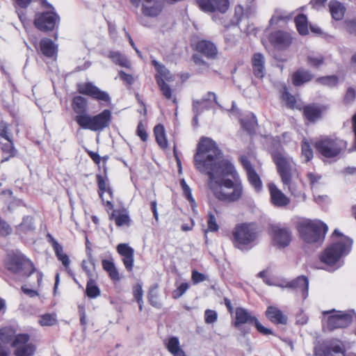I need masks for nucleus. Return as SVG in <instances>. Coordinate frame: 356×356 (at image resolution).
I'll list each match as a JSON object with an SVG mask.
<instances>
[{
	"label": "nucleus",
	"instance_id": "13",
	"mask_svg": "<svg viewBox=\"0 0 356 356\" xmlns=\"http://www.w3.org/2000/svg\"><path fill=\"white\" fill-rule=\"evenodd\" d=\"M8 269L14 273L26 276L31 275L35 271L33 263L22 254L13 257L8 264Z\"/></svg>",
	"mask_w": 356,
	"mask_h": 356
},
{
	"label": "nucleus",
	"instance_id": "42",
	"mask_svg": "<svg viewBox=\"0 0 356 356\" xmlns=\"http://www.w3.org/2000/svg\"><path fill=\"white\" fill-rule=\"evenodd\" d=\"M295 23L297 30L301 35H307L308 33L307 19L306 15L300 14L295 19Z\"/></svg>",
	"mask_w": 356,
	"mask_h": 356
},
{
	"label": "nucleus",
	"instance_id": "3",
	"mask_svg": "<svg viewBox=\"0 0 356 356\" xmlns=\"http://www.w3.org/2000/svg\"><path fill=\"white\" fill-rule=\"evenodd\" d=\"M258 238L257 227L252 223L238 224L232 230L233 245L242 251L252 248L257 243Z\"/></svg>",
	"mask_w": 356,
	"mask_h": 356
},
{
	"label": "nucleus",
	"instance_id": "47",
	"mask_svg": "<svg viewBox=\"0 0 356 356\" xmlns=\"http://www.w3.org/2000/svg\"><path fill=\"white\" fill-rule=\"evenodd\" d=\"M307 64L312 67L318 68L324 63V58L322 55L311 54L307 56Z\"/></svg>",
	"mask_w": 356,
	"mask_h": 356
},
{
	"label": "nucleus",
	"instance_id": "2",
	"mask_svg": "<svg viewBox=\"0 0 356 356\" xmlns=\"http://www.w3.org/2000/svg\"><path fill=\"white\" fill-rule=\"evenodd\" d=\"M353 240L335 229L332 234V243L320 254L321 261L325 265L324 269L333 272L343 264V258L351 251Z\"/></svg>",
	"mask_w": 356,
	"mask_h": 356
},
{
	"label": "nucleus",
	"instance_id": "45",
	"mask_svg": "<svg viewBox=\"0 0 356 356\" xmlns=\"http://www.w3.org/2000/svg\"><path fill=\"white\" fill-rule=\"evenodd\" d=\"M241 123L243 129H245L250 134H252L253 132H254L255 128L257 124L256 117L252 113H250L248 116L247 120L242 119L241 120Z\"/></svg>",
	"mask_w": 356,
	"mask_h": 356
},
{
	"label": "nucleus",
	"instance_id": "31",
	"mask_svg": "<svg viewBox=\"0 0 356 356\" xmlns=\"http://www.w3.org/2000/svg\"><path fill=\"white\" fill-rule=\"evenodd\" d=\"M40 51L47 58H54L57 54V46L49 38H43L40 42Z\"/></svg>",
	"mask_w": 356,
	"mask_h": 356
},
{
	"label": "nucleus",
	"instance_id": "49",
	"mask_svg": "<svg viewBox=\"0 0 356 356\" xmlns=\"http://www.w3.org/2000/svg\"><path fill=\"white\" fill-rule=\"evenodd\" d=\"M316 81L327 87H334L338 83V78L336 76H327L318 78L316 79Z\"/></svg>",
	"mask_w": 356,
	"mask_h": 356
},
{
	"label": "nucleus",
	"instance_id": "61",
	"mask_svg": "<svg viewBox=\"0 0 356 356\" xmlns=\"http://www.w3.org/2000/svg\"><path fill=\"white\" fill-rule=\"evenodd\" d=\"M255 326V327L257 328V330L262 334L264 335H269V334H273V332L271 330L267 328V327H265L264 326H263L260 322L257 319V318H255V321H254L253 323Z\"/></svg>",
	"mask_w": 356,
	"mask_h": 356
},
{
	"label": "nucleus",
	"instance_id": "33",
	"mask_svg": "<svg viewBox=\"0 0 356 356\" xmlns=\"http://www.w3.org/2000/svg\"><path fill=\"white\" fill-rule=\"evenodd\" d=\"M108 57L115 64L122 67L130 68L131 63L129 59L120 51H111Z\"/></svg>",
	"mask_w": 356,
	"mask_h": 356
},
{
	"label": "nucleus",
	"instance_id": "24",
	"mask_svg": "<svg viewBox=\"0 0 356 356\" xmlns=\"http://www.w3.org/2000/svg\"><path fill=\"white\" fill-rule=\"evenodd\" d=\"M118 252L122 257V262L128 271H131L134 266V250L126 243H120L117 246Z\"/></svg>",
	"mask_w": 356,
	"mask_h": 356
},
{
	"label": "nucleus",
	"instance_id": "9",
	"mask_svg": "<svg viewBox=\"0 0 356 356\" xmlns=\"http://www.w3.org/2000/svg\"><path fill=\"white\" fill-rule=\"evenodd\" d=\"M323 314H330L327 318L324 317V326L328 330H333L338 328H344L350 325L353 321L354 312H340V311H327Z\"/></svg>",
	"mask_w": 356,
	"mask_h": 356
},
{
	"label": "nucleus",
	"instance_id": "38",
	"mask_svg": "<svg viewBox=\"0 0 356 356\" xmlns=\"http://www.w3.org/2000/svg\"><path fill=\"white\" fill-rule=\"evenodd\" d=\"M72 108L74 111L76 113V116L82 115H88L86 113V100L81 96L74 97L72 100Z\"/></svg>",
	"mask_w": 356,
	"mask_h": 356
},
{
	"label": "nucleus",
	"instance_id": "40",
	"mask_svg": "<svg viewBox=\"0 0 356 356\" xmlns=\"http://www.w3.org/2000/svg\"><path fill=\"white\" fill-rule=\"evenodd\" d=\"M165 345L168 351L175 356L179 352H184L180 347L179 339L176 337H171L165 341Z\"/></svg>",
	"mask_w": 356,
	"mask_h": 356
},
{
	"label": "nucleus",
	"instance_id": "56",
	"mask_svg": "<svg viewBox=\"0 0 356 356\" xmlns=\"http://www.w3.org/2000/svg\"><path fill=\"white\" fill-rule=\"evenodd\" d=\"M208 230L210 232H216L218 230L219 227L216 222V217L212 213H209V218L207 220Z\"/></svg>",
	"mask_w": 356,
	"mask_h": 356
},
{
	"label": "nucleus",
	"instance_id": "59",
	"mask_svg": "<svg viewBox=\"0 0 356 356\" xmlns=\"http://www.w3.org/2000/svg\"><path fill=\"white\" fill-rule=\"evenodd\" d=\"M356 97V91L353 88H348L344 97V103L346 104L353 102Z\"/></svg>",
	"mask_w": 356,
	"mask_h": 356
},
{
	"label": "nucleus",
	"instance_id": "4",
	"mask_svg": "<svg viewBox=\"0 0 356 356\" xmlns=\"http://www.w3.org/2000/svg\"><path fill=\"white\" fill-rule=\"evenodd\" d=\"M301 238L307 243L321 244L327 231V226L318 220H305L298 225Z\"/></svg>",
	"mask_w": 356,
	"mask_h": 356
},
{
	"label": "nucleus",
	"instance_id": "37",
	"mask_svg": "<svg viewBox=\"0 0 356 356\" xmlns=\"http://www.w3.org/2000/svg\"><path fill=\"white\" fill-rule=\"evenodd\" d=\"M112 217L114 218L115 224L119 227L130 225L131 220L126 210L114 211L112 213Z\"/></svg>",
	"mask_w": 356,
	"mask_h": 356
},
{
	"label": "nucleus",
	"instance_id": "5",
	"mask_svg": "<svg viewBox=\"0 0 356 356\" xmlns=\"http://www.w3.org/2000/svg\"><path fill=\"white\" fill-rule=\"evenodd\" d=\"M111 118V111L105 109L93 116L89 114L76 116L75 120L82 129L101 131L109 126Z\"/></svg>",
	"mask_w": 356,
	"mask_h": 356
},
{
	"label": "nucleus",
	"instance_id": "23",
	"mask_svg": "<svg viewBox=\"0 0 356 356\" xmlns=\"http://www.w3.org/2000/svg\"><path fill=\"white\" fill-rule=\"evenodd\" d=\"M118 252L122 257V262L128 271H131L134 266V250L126 243H120L117 246Z\"/></svg>",
	"mask_w": 356,
	"mask_h": 356
},
{
	"label": "nucleus",
	"instance_id": "30",
	"mask_svg": "<svg viewBox=\"0 0 356 356\" xmlns=\"http://www.w3.org/2000/svg\"><path fill=\"white\" fill-rule=\"evenodd\" d=\"M324 109L318 105H307L303 108L305 117L310 122H315L321 118Z\"/></svg>",
	"mask_w": 356,
	"mask_h": 356
},
{
	"label": "nucleus",
	"instance_id": "60",
	"mask_svg": "<svg viewBox=\"0 0 356 356\" xmlns=\"http://www.w3.org/2000/svg\"><path fill=\"white\" fill-rule=\"evenodd\" d=\"M193 112L196 115H200L203 108L207 107V104H204V100H194L193 101Z\"/></svg>",
	"mask_w": 356,
	"mask_h": 356
},
{
	"label": "nucleus",
	"instance_id": "57",
	"mask_svg": "<svg viewBox=\"0 0 356 356\" xmlns=\"http://www.w3.org/2000/svg\"><path fill=\"white\" fill-rule=\"evenodd\" d=\"M269 286H278L282 289L289 288L291 286L290 282H288L284 279L280 278H273L272 282H269Z\"/></svg>",
	"mask_w": 356,
	"mask_h": 356
},
{
	"label": "nucleus",
	"instance_id": "14",
	"mask_svg": "<svg viewBox=\"0 0 356 356\" xmlns=\"http://www.w3.org/2000/svg\"><path fill=\"white\" fill-rule=\"evenodd\" d=\"M29 341V336L26 334H19L15 337L12 343L15 356H33L35 348Z\"/></svg>",
	"mask_w": 356,
	"mask_h": 356
},
{
	"label": "nucleus",
	"instance_id": "22",
	"mask_svg": "<svg viewBox=\"0 0 356 356\" xmlns=\"http://www.w3.org/2000/svg\"><path fill=\"white\" fill-rule=\"evenodd\" d=\"M163 8V0H144L142 12L147 17H156L162 12Z\"/></svg>",
	"mask_w": 356,
	"mask_h": 356
},
{
	"label": "nucleus",
	"instance_id": "39",
	"mask_svg": "<svg viewBox=\"0 0 356 356\" xmlns=\"http://www.w3.org/2000/svg\"><path fill=\"white\" fill-rule=\"evenodd\" d=\"M282 100L286 104V106L290 108L301 109L300 104L294 96L291 95L287 91L286 88H284V92L282 95Z\"/></svg>",
	"mask_w": 356,
	"mask_h": 356
},
{
	"label": "nucleus",
	"instance_id": "41",
	"mask_svg": "<svg viewBox=\"0 0 356 356\" xmlns=\"http://www.w3.org/2000/svg\"><path fill=\"white\" fill-rule=\"evenodd\" d=\"M154 133L159 145L163 149L165 148L168 145V142L163 126L161 124L156 125L154 129Z\"/></svg>",
	"mask_w": 356,
	"mask_h": 356
},
{
	"label": "nucleus",
	"instance_id": "53",
	"mask_svg": "<svg viewBox=\"0 0 356 356\" xmlns=\"http://www.w3.org/2000/svg\"><path fill=\"white\" fill-rule=\"evenodd\" d=\"M302 155L306 162H308L313 158V151L309 143L305 140H303L302 143Z\"/></svg>",
	"mask_w": 356,
	"mask_h": 356
},
{
	"label": "nucleus",
	"instance_id": "11",
	"mask_svg": "<svg viewBox=\"0 0 356 356\" xmlns=\"http://www.w3.org/2000/svg\"><path fill=\"white\" fill-rule=\"evenodd\" d=\"M284 188H286L292 196L297 198L298 201H305L307 195L303 191L305 186L298 171L295 175H290L281 179Z\"/></svg>",
	"mask_w": 356,
	"mask_h": 356
},
{
	"label": "nucleus",
	"instance_id": "55",
	"mask_svg": "<svg viewBox=\"0 0 356 356\" xmlns=\"http://www.w3.org/2000/svg\"><path fill=\"white\" fill-rule=\"evenodd\" d=\"M189 286L188 283L184 282L181 283L177 289H175L172 293V297L175 299L179 298L188 289Z\"/></svg>",
	"mask_w": 356,
	"mask_h": 356
},
{
	"label": "nucleus",
	"instance_id": "7",
	"mask_svg": "<svg viewBox=\"0 0 356 356\" xmlns=\"http://www.w3.org/2000/svg\"><path fill=\"white\" fill-rule=\"evenodd\" d=\"M152 64L157 72L155 79L160 88L162 95L167 99H172L174 104H177V99L172 94V90L165 81L171 82L174 81V77L170 72L162 64L158 61L152 60Z\"/></svg>",
	"mask_w": 356,
	"mask_h": 356
},
{
	"label": "nucleus",
	"instance_id": "58",
	"mask_svg": "<svg viewBox=\"0 0 356 356\" xmlns=\"http://www.w3.org/2000/svg\"><path fill=\"white\" fill-rule=\"evenodd\" d=\"M217 313L213 310L207 309L204 312V320L207 323H213L217 320Z\"/></svg>",
	"mask_w": 356,
	"mask_h": 356
},
{
	"label": "nucleus",
	"instance_id": "36",
	"mask_svg": "<svg viewBox=\"0 0 356 356\" xmlns=\"http://www.w3.org/2000/svg\"><path fill=\"white\" fill-rule=\"evenodd\" d=\"M293 13L282 9H277L270 19V24H277L280 22H286L292 18Z\"/></svg>",
	"mask_w": 356,
	"mask_h": 356
},
{
	"label": "nucleus",
	"instance_id": "12",
	"mask_svg": "<svg viewBox=\"0 0 356 356\" xmlns=\"http://www.w3.org/2000/svg\"><path fill=\"white\" fill-rule=\"evenodd\" d=\"M269 233L273 245L280 249L289 246L292 240L291 231L281 225H270Z\"/></svg>",
	"mask_w": 356,
	"mask_h": 356
},
{
	"label": "nucleus",
	"instance_id": "35",
	"mask_svg": "<svg viewBox=\"0 0 356 356\" xmlns=\"http://www.w3.org/2000/svg\"><path fill=\"white\" fill-rule=\"evenodd\" d=\"M330 12L333 19L335 20H341L345 13V8L340 2L332 0L329 3Z\"/></svg>",
	"mask_w": 356,
	"mask_h": 356
},
{
	"label": "nucleus",
	"instance_id": "44",
	"mask_svg": "<svg viewBox=\"0 0 356 356\" xmlns=\"http://www.w3.org/2000/svg\"><path fill=\"white\" fill-rule=\"evenodd\" d=\"M159 286L158 284L152 285L149 291L148 300L149 303L154 307H160L161 302L159 300Z\"/></svg>",
	"mask_w": 356,
	"mask_h": 356
},
{
	"label": "nucleus",
	"instance_id": "27",
	"mask_svg": "<svg viewBox=\"0 0 356 356\" xmlns=\"http://www.w3.org/2000/svg\"><path fill=\"white\" fill-rule=\"evenodd\" d=\"M196 49L208 58H215L218 53L216 45L211 41L206 40L198 41L196 44Z\"/></svg>",
	"mask_w": 356,
	"mask_h": 356
},
{
	"label": "nucleus",
	"instance_id": "29",
	"mask_svg": "<svg viewBox=\"0 0 356 356\" xmlns=\"http://www.w3.org/2000/svg\"><path fill=\"white\" fill-rule=\"evenodd\" d=\"M252 63L254 75L262 79L266 73L264 56L260 53L254 54L252 58Z\"/></svg>",
	"mask_w": 356,
	"mask_h": 356
},
{
	"label": "nucleus",
	"instance_id": "10",
	"mask_svg": "<svg viewBox=\"0 0 356 356\" xmlns=\"http://www.w3.org/2000/svg\"><path fill=\"white\" fill-rule=\"evenodd\" d=\"M346 146L345 140L337 138H325L316 143V149L326 158L337 156Z\"/></svg>",
	"mask_w": 356,
	"mask_h": 356
},
{
	"label": "nucleus",
	"instance_id": "20",
	"mask_svg": "<svg viewBox=\"0 0 356 356\" xmlns=\"http://www.w3.org/2000/svg\"><path fill=\"white\" fill-rule=\"evenodd\" d=\"M240 161L246 171L250 184L257 191H259L262 188V182L259 176L254 170L247 156H241Z\"/></svg>",
	"mask_w": 356,
	"mask_h": 356
},
{
	"label": "nucleus",
	"instance_id": "48",
	"mask_svg": "<svg viewBox=\"0 0 356 356\" xmlns=\"http://www.w3.org/2000/svg\"><path fill=\"white\" fill-rule=\"evenodd\" d=\"M57 323L56 315L55 314H45L41 316L39 323L42 326H52Z\"/></svg>",
	"mask_w": 356,
	"mask_h": 356
},
{
	"label": "nucleus",
	"instance_id": "17",
	"mask_svg": "<svg viewBox=\"0 0 356 356\" xmlns=\"http://www.w3.org/2000/svg\"><path fill=\"white\" fill-rule=\"evenodd\" d=\"M346 348L343 341L332 339L323 348H316V356H345Z\"/></svg>",
	"mask_w": 356,
	"mask_h": 356
},
{
	"label": "nucleus",
	"instance_id": "43",
	"mask_svg": "<svg viewBox=\"0 0 356 356\" xmlns=\"http://www.w3.org/2000/svg\"><path fill=\"white\" fill-rule=\"evenodd\" d=\"M16 331L11 327H5L0 330V339L3 341L8 343L15 339Z\"/></svg>",
	"mask_w": 356,
	"mask_h": 356
},
{
	"label": "nucleus",
	"instance_id": "34",
	"mask_svg": "<svg viewBox=\"0 0 356 356\" xmlns=\"http://www.w3.org/2000/svg\"><path fill=\"white\" fill-rule=\"evenodd\" d=\"M102 264L103 269L107 272L113 281L116 282L120 280V273L113 259H103Z\"/></svg>",
	"mask_w": 356,
	"mask_h": 356
},
{
	"label": "nucleus",
	"instance_id": "19",
	"mask_svg": "<svg viewBox=\"0 0 356 356\" xmlns=\"http://www.w3.org/2000/svg\"><path fill=\"white\" fill-rule=\"evenodd\" d=\"M268 188L272 204L276 207L283 208L290 203V198L287 197L274 183H269Z\"/></svg>",
	"mask_w": 356,
	"mask_h": 356
},
{
	"label": "nucleus",
	"instance_id": "54",
	"mask_svg": "<svg viewBox=\"0 0 356 356\" xmlns=\"http://www.w3.org/2000/svg\"><path fill=\"white\" fill-rule=\"evenodd\" d=\"M1 149L3 153L8 154L7 157L3 159V161L8 160L9 157L14 156L15 150L11 139H10V140H7V143L3 144Z\"/></svg>",
	"mask_w": 356,
	"mask_h": 356
},
{
	"label": "nucleus",
	"instance_id": "32",
	"mask_svg": "<svg viewBox=\"0 0 356 356\" xmlns=\"http://www.w3.org/2000/svg\"><path fill=\"white\" fill-rule=\"evenodd\" d=\"M313 75L309 70L300 69L295 72L292 76V82L295 86H300L304 83L309 81Z\"/></svg>",
	"mask_w": 356,
	"mask_h": 356
},
{
	"label": "nucleus",
	"instance_id": "50",
	"mask_svg": "<svg viewBox=\"0 0 356 356\" xmlns=\"http://www.w3.org/2000/svg\"><path fill=\"white\" fill-rule=\"evenodd\" d=\"M307 177L309 181L312 189L318 188L321 184L322 177L317 173L312 172H308Z\"/></svg>",
	"mask_w": 356,
	"mask_h": 356
},
{
	"label": "nucleus",
	"instance_id": "15",
	"mask_svg": "<svg viewBox=\"0 0 356 356\" xmlns=\"http://www.w3.org/2000/svg\"><path fill=\"white\" fill-rule=\"evenodd\" d=\"M255 316H252L247 309L238 307L235 312V318L233 325L238 329L242 336L245 337L250 332V328L245 326V324H252L255 321Z\"/></svg>",
	"mask_w": 356,
	"mask_h": 356
},
{
	"label": "nucleus",
	"instance_id": "1",
	"mask_svg": "<svg viewBox=\"0 0 356 356\" xmlns=\"http://www.w3.org/2000/svg\"><path fill=\"white\" fill-rule=\"evenodd\" d=\"M194 163L197 170L208 175L209 188L218 200L232 203L242 197L243 188L237 179L238 174L234 166L222 159L220 150L212 139L202 138Z\"/></svg>",
	"mask_w": 356,
	"mask_h": 356
},
{
	"label": "nucleus",
	"instance_id": "21",
	"mask_svg": "<svg viewBox=\"0 0 356 356\" xmlns=\"http://www.w3.org/2000/svg\"><path fill=\"white\" fill-rule=\"evenodd\" d=\"M97 181L99 187V195L102 202H104L106 206L109 207L110 209H112L113 208V205L111 202V200L113 199L112 190L102 175H97Z\"/></svg>",
	"mask_w": 356,
	"mask_h": 356
},
{
	"label": "nucleus",
	"instance_id": "25",
	"mask_svg": "<svg viewBox=\"0 0 356 356\" xmlns=\"http://www.w3.org/2000/svg\"><path fill=\"white\" fill-rule=\"evenodd\" d=\"M269 40L275 47L284 49L290 45L292 38L289 33L277 31L270 35Z\"/></svg>",
	"mask_w": 356,
	"mask_h": 356
},
{
	"label": "nucleus",
	"instance_id": "51",
	"mask_svg": "<svg viewBox=\"0 0 356 356\" xmlns=\"http://www.w3.org/2000/svg\"><path fill=\"white\" fill-rule=\"evenodd\" d=\"M49 242L51 244L53 249L57 258H60L63 255L65 254L63 252V247L57 242V241L50 234L47 235Z\"/></svg>",
	"mask_w": 356,
	"mask_h": 356
},
{
	"label": "nucleus",
	"instance_id": "16",
	"mask_svg": "<svg viewBox=\"0 0 356 356\" xmlns=\"http://www.w3.org/2000/svg\"><path fill=\"white\" fill-rule=\"evenodd\" d=\"M77 90L79 93L88 95L99 101L109 102L111 100L110 96L106 92L101 90L91 82L79 83Z\"/></svg>",
	"mask_w": 356,
	"mask_h": 356
},
{
	"label": "nucleus",
	"instance_id": "46",
	"mask_svg": "<svg viewBox=\"0 0 356 356\" xmlns=\"http://www.w3.org/2000/svg\"><path fill=\"white\" fill-rule=\"evenodd\" d=\"M86 291L87 296L90 298H97L100 294V290L92 277L89 278L87 282Z\"/></svg>",
	"mask_w": 356,
	"mask_h": 356
},
{
	"label": "nucleus",
	"instance_id": "6",
	"mask_svg": "<svg viewBox=\"0 0 356 356\" xmlns=\"http://www.w3.org/2000/svg\"><path fill=\"white\" fill-rule=\"evenodd\" d=\"M272 157L281 179L295 175L299 171L293 158L285 151L282 149L274 151L272 153Z\"/></svg>",
	"mask_w": 356,
	"mask_h": 356
},
{
	"label": "nucleus",
	"instance_id": "8",
	"mask_svg": "<svg viewBox=\"0 0 356 356\" xmlns=\"http://www.w3.org/2000/svg\"><path fill=\"white\" fill-rule=\"evenodd\" d=\"M42 3L49 8V10L36 13L34 19V24L40 31H52L59 23L60 17L56 13L54 8L49 4L46 0H44Z\"/></svg>",
	"mask_w": 356,
	"mask_h": 356
},
{
	"label": "nucleus",
	"instance_id": "26",
	"mask_svg": "<svg viewBox=\"0 0 356 356\" xmlns=\"http://www.w3.org/2000/svg\"><path fill=\"white\" fill-rule=\"evenodd\" d=\"M290 286L289 289H293L300 293L302 300L308 297L309 280L305 276H300L290 281Z\"/></svg>",
	"mask_w": 356,
	"mask_h": 356
},
{
	"label": "nucleus",
	"instance_id": "18",
	"mask_svg": "<svg viewBox=\"0 0 356 356\" xmlns=\"http://www.w3.org/2000/svg\"><path fill=\"white\" fill-rule=\"evenodd\" d=\"M200 8L204 12L218 11L225 13L229 8V0H197Z\"/></svg>",
	"mask_w": 356,
	"mask_h": 356
},
{
	"label": "nucleus",
	"instance_id": "63",
	"mask_svg": "<svg viewBox=\"0 0 356 356\" xmlns=\"http://www.w3.org/2000/svg\"><path fill=\"white\" fill-rule=\"evenodd\" d=\"M94 264L92 261H83L82 262V268L84 270V271L87 273L89 278L92 277V268H94Z\"/></svg>",
	"mask_w": 356,
	"mask_h": 356
},
{
	"label": "nucleus",
	"instance_id": "28",
	"mask_svg": "<svg viewBox=\"0 0 356 356\" xmlns=\"http://www.w3.org/2000/svg\"><path fill=\"white\" fill-rule=\"evenodd\" d=\"M266 317L275 324L285 325L287 323V317L277 307L269 306L266 311Z\"/></svg>",
	"mask_w": 356,
	"mask_h": 356
},
{
	"label": "nucleus",
	"instance_id": "64",
	"mask_svg": "<svg viewBox=\"0 0 356 356\" xmlns=\"http://www.w3.org/2000/svg\"><path fill=\"white\" fill-rule=\"evenodd\" d=\"M192 281L195 284H197L200 282H204L206 280L207 277L205 275L199 273L198 271L194 270L192 271Z\"/></svg>",
	"mask_w": 356,
	"mask_h": 356
},
{
	"label": "nucleus",
	"instance_id": "52",
	"mask_svg": "<svg viewBox=\"0 0 356 356\" xmlns=\"http://www.w3.org/2000/svg\"><path fill=\"white\" fill-rule=\"evenodd\" d=\"M180 184L182 188L183 192L184 193V195L186 196V199L188 200L190 204H191V207H193L195 204V202L194 198L193 197L191 190L190 187L188 186L186 182L184 179H181L180 181Z\"/></svg>",
	"mask_w": 356,
	"mask_h": 356
},
{
	"label": "nucleus",
	"instance_id": "62",
	"mask_svg": "<svg viewBox=\"0 0 356 356\" xmlns=\"http://www.w3.org/2000/svg\"><path fill=\"white\" fill-rule=\"evenodd\" d=\"M255 326V327L257 328V330L262 334L264 335H269V334H273V332L271 330L267 328V327H265L264 326H263L260 322L257 319V318H255V321H254L253 323Z\"/></svg>",
	"mask_w": 356,
	"mask_h": 356
}]
</instances>
